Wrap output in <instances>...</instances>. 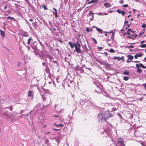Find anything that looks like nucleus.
<instances>
[{"mask_svg": "<svg viewBox=\"0 0 146 146\" xmlns=\"http://www.w3.org/2000/svg\"><path fill=\"white\" fill-rule=\"evenodd\" d=\"M74 45L75 47V50L78 53H82V52L80 49V45L79 44L78 42L77 41L76 43H74Z\"/></svg>", "mask_w": 146, "mask_h": 146, "instance_id": "1", "label": "nucleus"}, {"mask_svg": "<svg viewBox=\"0 0 146 146\" xmlns=\"http://www.w3.org/2000/svg\"><path fill=\"white\" fill-rule=\"evenodd\" d=\"M98 117L99 121L101 122H104L106 121L104 117L103 113H100L98 115Z\"/></svg>", "mask_w": 146, "mask_h": 146, "instance_id": "2", "label": "nucleus"}, {"mask_svg": "<svg viewBox=\"0 0 146 146\" xmlns=\"http://www.w3.org/2000/svg\"><path fill=\"white\" fill-rule=\"evenodd\" d=\"M116 146H125L124 144L123 141L122 139L119 138L117 139Z\"/></svg>", "mask_w": 146, "mask_h": 146, "instance_id": "3", "label": "nucleus"}, {"mask_svg": "<svg viewBox=\"0 0 146 146\" xmlns=\"http://www.w3.org/2000/svg\"><path fill=\"white\" fill-rule=\"evenodd\" d=\"M103 113L106 119L113 116V114H111L110 111H105Z\"/></svg>", "mask_w": 146, "mask_h": 146, "instance_id": "4", "label": "nucleus"}, {"mask_svg": "<svg viewBox=\"0 0 146 146\" xmlns=\"http://www.w3.org/2000/svg\"><path fill=\"white\" fill-rule=\"evenodd\" d=\"M95 88V91L98 94H100L102 92V90L101 88L98 86H96Z\"/></svg>", "mask_w": 146, "mask_h": 146, "instance_id": "5", "label": "nucleus"}, {"mask_svg": "<svg viewBox=\"0 0 146 146\" xmlns=\"http://www.w3.org/2000/svg\"><path fill=\"white\" fill-rule=\"evenodd\" d=\"M100 63L101 64L103 65H106L108 66L109 67H110L111 66V65L109 64L108 62H106L105 61H101L100 62Z\"/></svg>", "mask_w": 146, "mask_h": 146, "instance_id": "6", "label": "nucleus"}, {"mask_svg": "<svg viewBox=\"0 0 146 146\" xmlns=\"http://www.w3.org/2000/svg\"><path fill=\"white\" fill-rule=\"evenodd\" d=\"M83 49V51H85L86 52H87L89 51L88 49L87 48L86 45V44H85L84 45H83L82 43H81Z\"/></svg>", "mask_w": 146, "mask_h": 146, "instance_id": "7", "label": "nucleus"}, {"mask_svg": "<svg viewBox=\"0 0 146 146\" xmlns=\"http://www.w3.org/2000/svg\"><path fill=\"white\" fill-rule=\"evenodd\" d=\"M53 9L54 11H53L51 10V11L53 13V14H55V18H57L58 17L57 15V9L54 7L53 8Z\"/></svg>", "mask_w": 146, "mask_h": 146, "instance_id": "8", "label": "nucleus"}, {"mask_svg": "<svg viewBox=\"0 0 146 146\" xmlns=\"http://www.w3.org/2000/svg\"><path fill=\"white\" fill-rule=\"evenodd\" d=\"M116 12H118L119 14H121L123 16H124L125 13V11L120 10L119 9L116 10Z\"/></svg>", "mask_w": 146, "mask_h": 146, "instance_id": "9", "label": "nucleus"}, {"mask_svg": "<svg viewBox=\"0 0 146 146\" xmlns=\"http://www.w3.org/2000/svg\"><path fill=\"white\" fill-rule=\"evenodd\" d=\"M136 66L137 68V72L139 74H141L142 70L139 68V66L138 64H137L136 65Z\"/></svg>", "mask_w": 146, "mask_h": 146, "instance_id": "10", "label": "nucleus"}, {"mask_svg": "<svg viewBox=\"0 0 146 146\" xmlns=\"http://www.w3.org/2000/svg\"><path fill=\"white\" fill-rule=\"evenodd\" d=\"M108 35L111 36H114L115 34V32H114L113 31H111L110 32H108Z\"/></svg>", "mask_w": 146, "mask_h": 146, "instance_id": "11", "label": "nucleus"}, {"mask_svg": "<svg viewBox=\"0 0 146 146\" xmlns=\"http://www.w3.org/2000/svg\"><path fill=\"white\" fill-rule=\"evenodd\" d=\"M98 0H91L90 1H89L88 2V4H89L91 3H94L98 2Z\"/></svg>", "mask_w": 146, "mask_h": 146, "instance_id": "12", "label": "nucleus"}, {"mask_svg": "<svg viewBox=\"0 0 146 146\" xmlns=\"http://www.w3.org/2000/svg\"><path fill=\"white\" fill-rule=\"evenodd\" d=\"M143 54L142 53H139L136 54L134 56L135 59H137L138 57H141L142 56Z\"/></svg>", "mask_w": 146, "mask_h": 146, "instance_id": "13", "label": "nucleus"}, {"mask_svg": "<svg viewBox=\"0 0 146 146\" xmlns=\"http://www.w3.org/2000/svg\"><path fill=\"white\" fill-rule=\"evenodd\" d=\"M28 94L29 96L32 97L33 96V92L32 91H29Z\"/></svg>", "mask_w": 146, "mask_h": 146, "instance_id": "14", "label": "nucleus"}, {"mask_svg": "<svg viewBox=\"0 0 146 146\" xmlns=\"http://www.w3.org/2000/svg\"><path fill=\"white\" fill-rule=\"evenodd\" d=\"M105 105L106 106L109 107V108H108V109H109L108 111H110V110L111 109V108L112 107L111 106H113L111 105V104H108L107 103H106V104H105Z\"/></svg>", "mask_w": 146, "mask_h": 146, "instance_id": "15", "label": "nucleus"}, {"mask_svg": "<svg viewBox=\"0 0 146 146\" xmlns=\"http://www.w3.org/2000/svg\"><path fill=\"white\" fill-rule=\"evenodd\" d=\"M104 5L105 6L106 8H109L111 7L110 4L108 3H106L104 4Z\"/></svg>", "mask_w": 146, "mask_h": 146, "instance_id": "16", "label": "nucleus"}, {"mask_svg": "<svg viewBox=\"0 0 146 146\" xmlns=\"http://www.w3.org/2000/svg\"><path fill=\"white\" fill-rule=\"evenodd\" d=\"M54 125L56 127H62L64 126V125L63 124H56V123L54 124Z\"/></svg>", "mask_w": 146, "mask_h": 146, "instance_id": "17", "label": "nucleus"}, {"mask_svg": "<svg viewBox=\"0 0 146 146\" xmlns=\"http://www.w3.org/2000/svg\"><path fill=\"white\" fill-rule=\"evenodd\" d=\"M98 15H108V13H102V12H100L98 13Z\"/></svg>", "mask_w": 146, "mask_h": 146, "instance_id": "18", "label": "nucleus"}, {"mask_svg": "<svg viewBox=\"0 0 146 146\" xmlns=\"http://www.w3.org/2000/svg\"><path fill=\"white\" fill-rule=\"evenodd\" d=\"M0 34L2 36H4L5 35V32L0 29Z\"/></svg>", "mask_w": 146, "mask_h": 146, "instance_id": "19", "label": "nucleus"}, {"mask_svg": "<svg viewBox=\"0 0 146 146\" xmlns=\"http://www.w3.org/2000/svg\"><path fill=\"white\" fill-rule=\"evenodd\" d=\"M138 65L139 66V67H140L143 69L146 68V66H144L141 63H139Z\"/></svg>", "mask_w": 146, "mask_h": 146, "instance_id": "20", "label": "nucleus"}, {"mask_svg": "<svg viewBox=\"0 0 146 146\" xmlns=\"http://www.w3.org/2000/svg\"><path fill=\"white\" fill-rule=\"evenodd\" d=\"M130 72L124 71L123 73V74L125 75H130Z\"/></svg>", "mask_w": 146, "mask_h": 146, "instance_id": "21", "label": "nucleus"}, {"mask_svg": "<svg viewBox=\"0 0 146 146\" xmlns=\"http://www.w3.org/2000/svg\"><path fill=\"white\" fill-rule=\"evenodd\" d=\"M94 13H93L92 11H90L89 13V16L92 15V18H94Z\"/></svg>", "mask_w": 146, "mask_h": 146, "instance_id": "22", "label": "nucleus"}, {"mask_svg": "<svg viewBox=\"0 0 146 146\" xmlns=\"http://www.w3.org/2000/svg\"><path fill=\"white\" fill-rule=\"evenodd\" d=\"M111 106L112 107L111 108V109L110 110V111H115L117 109V108H114L113 107V106Z\"/></svg>", "mask_w": 146, "mask_h": 146, "instance_id": "23", "label": "nucleus"}, {"mask_svg": "<svg viewBox=\"0 0 146 146\" xmlns=\"http://www.w3.org/2000/svg\"><path fill=\"white\" fill-rule=\"evenodd\" d=\"M42 8H44V10H48V8L46 7V5L44 4L43 5H42Z\"/></svg>", "mask_w": 146, "mask_h": 146, "instance_id": "24", "label": "nucleus"}, {"mask_svg": "<svg viewBox=\"0 0 146 146\" xmlns=\"http://www.w3.org/2000/svg\"><path fill=\"white\" fill-rule=\"evenodd\" d=\"M127 56L128 58L130 60H132L133 58V56L131 55H128Z\"/></svg>", "mask_w": 146, "mask_h": 146, "instance_id": "25", "label": "nucleus"}, {"mask_svg": "<svg viewBox=\"0 0 146 146\" xmlns=\"http://www.w3.org/2000/svg\"><path fill=\"white\" fill-rule=\"evenodd\" d=\"M86 31L87 32H89L90 31H92V29L91 28H87L86 29Z\"/></svg>", "mask_w": 146, "mask_h": 146, "instance_id": "26", "label": "nucleus"}, {"mask_svg": "<svg viewBox=\"0 0 146 146\" xmlns=\"http://www.w3.org/2000/svg\"><path fill=\"white\" fill-rule=\"evenodd\" d=\"M68 44L70 45L72 48H73L74 47V44H72L71 42H69Z\"/></svg>", "mask_w": 146, "mask_h": 146, "instance_id": "27", "label": "nucleus"}, {"mask_svg": "<svg viewBox=\"0 0 146 146\" xmlns=\"http://www.w3.org/2000/svg\"><path fill=\"white\" fill-rule=\"evenodd\" d=\"M96 29H97V31H98L100 33H102V31L101 29L100 28H97Z\"/></svg>", "mask_w": 146, "mask_h": 146, "instance_id": "28", "label": "nucleus"}, {"mask_svg": "<svg viewBox=\"0 0 146 146\" xmlns=\"http://www.w3.org/2000/svg\"><path fill=\"white\" fill-rule=\"evenodd\" d=\"M129 79V77L125 76L123 77V80L125 81H127Z\"/></svg>", "mask_w": 146, "mask_h": 146, "instance_id": "29", "label": "nucleus"}, {"mask_svg": "<svg viewBox=\"0 0 146 146\" xmlns=\"http://www.w3.org/2000/svg\"><path fill=\"white\" fill-rule=\"evenodd\" d=\"M33 26L34 28L36 27L37 26V25L36 23L34 22L32 23Z\"/></svg>", "mask_w": 146, "mask_h": 146, "instance_id": "30", "label": "nucleus"}, {"mask_svg": "<svg viewBox=\"0 0 146 146\" xmlns=\"http://www.w3.org/2000/svg\"><path fill=\"white\" fill-rule=\"evenodd\" d=\"M131 29H129L128 30V31L127 32V34H128V35H130V31H131Z\"/></svg>", "mask_w": 146, "mask_h": 146, "instance_id": "31", "label": "nucleus"}, {"mask_svg": "<svg viewBox=\"0 0 146 146\" xmlns=\"http://www.w3.org/2000/svg\"><path fill=\"white\" fill-rule=\"evenodd\" d=\"M140 46L142 48H146V44H142L140 45Z\"/></svg>", "mask_w": 146, "mask_h": 146, "instance_id": "32", "label": "nucleus"}, {"mask_svg": "<svg viewBox=\"0 0 146 146\" xmlns=\"http://www.w3.org/2000/svg\"><path fill=\"white\" fill-rule=\"evenodd\" d=\"M110 51L111 53H114L115 52V51L113 49L111 48L110 50Z\"/></svg>", "mask_w": 146, "mask_h": 146, "instance_id": "33", "label": "nucleus"}, {"mask_svg": "<svg viewBox=\"0 0 146 146\" xmlns=\"http://www.w3.org/2000/svg\"><path fill=\"white\" fill-rule=\"evenodd\" d=\"M31 38H29L28 40V43L29 44L30 43V41H31Z\"/></svg>", "mask_w": 146, "mask_h": 146, "instance_id": "34", "label": "nucleus"}, {"mask_svg": "<svg viewBox=\"0 0 146 146\" xmlns=\"http://www.w3.org/2000/svg\"><path fill=\"white\" fill-rule=\"evenodd\" d=\"M134 46L132 45H130L128 47V48H134Z\"/></svg>", "mask_w": 146, "mask_h": 146, "instance_id": "35", "label": "nucleus"}, {"mask_svg": "<svg viewBox=\"0 0 146 146\" xmlns=\"http://www.w3.org/2000/svg\"><path fill=\"white\" fill-rule=\"evenodd\" d=\"M142 27L143 28H145L146 27V24H144V23H143L142 25Z\"/></svg>", "mask_w": 146, "mask_h": 146, "instance_id": "36", "label": "nucleus"}, {"mask_svg": "<svg viewBox=\"0 0 146 146\" xmlns=\"http://www.w3.org/2000/svg\"><path fill=\"white\" fill-rule=\"evenodd\" d=\"M142 86L145 87V89L146 90V83L143 84Z\"/></svg>", "mask_w": 146, "mask_h": 146, "instance_id": "37", "label": "nucleus"}, {"mask_svg": "<svg viewBox=\"0 0 146 146\" xmlns=\"http://www.w3.org/2000/svg\"><path fill=\"white\" fill-rule=\"evenodd\" d=\"M7 19H13V20L14 19V18L13 17H7Z\"/></svg>", "mask_w": 146, "mask_h": 146, "instance_id": "38", "label": "nucleus"}, {"mask_svg": "<svg viewBox=\"0 0 146 146\" xmlns=\"http://www.w3.org/2000/svg\"><path fill=\"white\" fill-rule=\"evenodd\" d=\"M122 6L124 7H128V5L127 4H125L123 5Z\"/></svg>", "mask_w": 146, "mask_h": 146, "instance_id": "39", "label": "nucleus"}, {"mask_svg": "<svg viewBox=\"0 0 146 146\" xmlns=\"http://www.w3.org/2000/svg\"><path fill=\"white\" fill-rule=\"evenodd\" d=\"M141 144L143 146H146V145L145 144V143L144 142H142L141 143Z\"/></svg>", "mask_w": 146, "mask_h": 146, "instance_id": "40", "label": "nucleus"}, {"mask_svg": "<svg viewBox=\"0 0 146 146\" xmlns=\"http://www.w3.org/2000/svg\"><path fill=\"white\" fill-rule=\"evenodd\" d=\"M137 36V35L134 34V35H132L129 36H135V37H136V36Z\"/></svg>", "mask_w": 146, "mask_h": 146, "instance_id": "41", "label": "nucleus"}, {"mask_svg": "<svg viewBox=\"0 0 146 146\" xmlns=\"http://www.w3.org/2000/svg\"><path fill=\"white\" fill-rule=\"evenodd\" d=\"M124 2V1L123 0H121L119 1V3L121 4H122Z\"/></svg>", "mask_w": 146, "mask_h": 146, "instance_id": "42", "label": "nucleus"}, {"mask_svg": "<svg viewBox=\"0 0 146 146\" xmlns=\"http://www.w3.org/2000/svg\"><path fill=\"white\" fill-rule=\"evenodd\" d=\"M50 131H49L45 133H44V134L46 135V134H50Z\"/></svg>", "mask_w": 146, "mask_h": 146, "instance_id": "43", "label": "nucleus"}, {"mask_svg": "<svg viewBox=\"0 0 146 146\" xmlns=\"http://www.w3.org/2000/svg\"><path fill=\"white\" fill-rule=\"evenodd\" d=\"M117 58H119V57H116V56H115V57H113V58L115 59H117Z\"/></svg>", "mask_w": 146, "mask_h": 146, "instance_id": "44", "label": "nucleus"}, {"mask_svg": "<svg viewBox=\"0 0 146 146\" xmlns=\"http://www.w3.org/2000/svg\"><path fill=\"white\" fill-rule=\"evenodd\" d=\"M53 130L54 131H56V130H60L59 129H55V128H54L53 129Z\"/></svg>", "mask_w": 146, "mask_h": 146, "instance_id": "45", "label": "nucleus"}, {"mask_svg": "<svg viewBox=\"0 0 146 146\" xmlns=\"http://www.w3.org/2000/svg\"><path fill=\"white\" fill-rule=\"evenodd\" d=\"M98 48L100 49V50H101L103 49V48L102 47H99Z\"/></svg>", "mask_w": 146, "mask_h": 146, "instance_id": "46", "label": "nucleus"}, {"mask_svg": "<svg viewBox=\"0 0 146 146\" xmlns=\"http://www.w3.org/2000/svg\"><path fill=\"white\" fill-rule=\"evenodd\" d=\"M105 35L106 36H108V33L106 32V33H105Z\"/></svg>", "mask_w": 146, "mask_h": 146, "instance_id": "47", "label": "nucleus"}, {"mask_svg": "<svg viewBox=\"0 0 146 146\" xmlns=\"http://www.w3.org/2000/svg\"><path fill=\"white\" fill-rule=\"evenodd\" d=\"M9 110H11L12 109V107H9Z\"/></svg>", "mask_w": 146, "mask_h": 146, "instance_id": "48", "label": "nucleus"}, {"mask_svg": "<svg viewBox=\"0 0 146 146\" xmlns=\"http://www.w3.org/2000/svg\"><path fill=\"white\" fill-rule=\"evenodd\" d=\"M33 19H29V21H33Z\"/></svg>", "mask_w": 146, "mask_h": 146, "instance_id": "49", "label": "nucleus"}, {"mask_svg": "<svg viewBox=\"0 0 146 146\" xmlns=\"http://www.w3.org/2000/svg\"><path fill=\"white\" fill-rule=\"evenodd\" d=\"M58 41L59 42H62V40H58Z\"/></svg>", "mask_w": 146, "mask_h": 146, "instance_id": "50", "label": "nucleus"}, {"mask_svg": "<svg viewBox=\"0 0 146 146\" xmlns=\"http://www.w3.org/2000/svg\"><path fill=\"white\" fill-rule=\"evenodd\" d=\"M144 42H145L144 40H143V41H141V43H143Z\"/></svg>", "mask_w": 146, "mask_h": 146, "instance_id": "51", "label": "nucleus"}, {"mask_svg": "<svg viewBox=\"0 0 146 146\" xmlns=\"http://www.w3.org/2000/svg\"><path fill=\"white\" fill-rule=\"evenodd\" d=\"M129 38L130 39H134V37H133V38H131V37H129Z\"/></svg>", "mask_w": 146, "mask_h": 146, "instance_id": "52", "label": "nucleus"}, {"mask_svg": "<svg viewBox=\"0 0 146 146\" xmlns=\"http://www.w3.org/2000/svg\"><path fill=\"white\" fill-rule=\"evenodd\" d=\"M6 8V5H5L4 7V9L5 10Z\"/></svg>", "mask_w": 146, "mask_h": 146, "instance_id": "53", "label": "nucleus"}, {"mask_svg": "<svg viewBox=\"0 0 146 146\" xmlns=\"http://www.w3.org/2000/svg\"><path fill=\"white\" fill-rule=\"evenodd\" d=\"M135 11H136V9H134L133 10V12L134 13H135Z\"/></svg>", "mask_w": 146, "mask_h": 146, "instance_id": "54", "label": "nucleus"}, {"mask_svg": "<svg viewBox=\"0 0 146 146\" xmlns=\"http://www.w3.org/2000/svg\"><path fill=\"white\" fill-rule=\"evenodd\" d=\"M117 59H118V60H120L121 59V58H120L119 57V58H117Z\"/></svg>", "mask_w": 146, "mask_h": 146, "instance_id": "55", "label": "nucleus"}, {"mask_svg": "<svg viewBox=\"0 0 146 146\" xmlns=\"http://www.w3.org/2000/svg\"><path fill=\"white\" fill-rule=\"evenodd\" d=\"M113 11V10L110 11H109V12L110 13H111Z\"/></svg>", "mask_w": 146, "mask_h": 146, "instance_id": "56", "label": "nucleus"}, {"mask_svg": "<svg viewBox=\"0 0 146 146\" xmlns=\"http://www.w3.org/2000/svg\"><path fill=\"white\" fill-rule=\"evenodd\" d=\"M129 51L131 52L133 51V50H131V49H129Z\"/></svg>", "mask_w": 146, "mask_h": 146, "instance_id": "57", "label": "nucleus"}, {"mask_svg": "<svg viewBox=\"0 0 146 146\" xmlns=\"http://www.w3.org/2000/svg\"><path fill=\"white\" fill-rule=\"evenodd\" d=\"M139 61H135L134 62H139Z\"/></svg>", "mask_w": 146, "mask_h": 146, "instance_id": "58", "label": "nucleus"}, {"mask_svg": "<svg viewBox=\"0 0 146 146\" xmlns=\"http://www.w3.org/2000/svg\"><path fill=\"white\" fill-rule=\"evenodd\" d=\"M143 33H139V35H142V34H143Z\"/></svg>", "mask_w": 146, "mask_h": 146, "instance_id": "59", "label": "nucleus"}, {"mask_svg": "<svg viewBox=\"0 0 146 146\" xmlns=\"http://www.w3.org/2000/svg\"><path fill=\"white\" fill-rule=\"evenodd\" d=\"M48 139H46V143H47V142H48Z\"/></svg>", "mask_w": 146, "mask_h": 146, "instance_id": "60", "label": "nucleus"}, {"mask_svg": "<svg viewBox=\"0 0 146 146\" xmlns=\"http://www.w3.org/2000/svg\"><path fill=\"white\" fill-rule=\"evenodd\" d=\"M54 117H59V116H58V115H55V116H54Z\"/></svg>", "mask_w": 146, "mask_h": 146, "instance_id": "61", "label": "nucleus"}, {"mask_svg": "<svg viewBox=\"0 0 146 146\" xmlns=\"http://www.w3.org/2000/svg\"><path fill=\"white\" fill-rule=\"evenodd\" d=\"M131 16V15H129L127 17H130Z\"/></svg>", "mask_w": 146, "mask_h": 146, "instance_id": "62", "label": "nucleus"}, {"mask_svg": "<svg viewBox=\"0 0 146 146\" xmlns=\"http://www.w3.org/2000/svg\"><path fill=\"white\" fill-rule=\"evenodd\" d=\"M7 116H8V117L10 119V116H9V115H7Z\"/></svg>", "mask_w": 146, "mask_h": 146, "instance_id": "63", "label": "nucleus"}, {"mask_svg": "<svg viewBox=\"0 0 146 146\" xmlns=\"http://www.w3.org/2000/svg\"><path fill=\"white\" fill-rule=\"evenodd\" d=\"M46 125H45L43 127H46Z\"/></svg>", "mask_w": 146, "mask_h": 146, "instance_id": "64", "label": "nucleus"}]
</instances>
